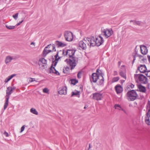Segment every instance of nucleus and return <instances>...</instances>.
I'll use <instances>...</instances> for the list:
<instances>
[{
	"label": "nucleus",
	"instance_id": "f257e3e1",
	"mask_svg": "<svg viewBox=\"0 0 150 150\" xmlns=\"http://www.w3.org/2000/svg\"><path fill=\"white\" fill-rule=\"evenodd\" d=\"M75 52V50H68L65 52V54L68 55L70 58L66 59L65 62L71 67V70L74 68L78 62V58L74 56Z\"/></svg>",
	"mask_w": 150,
	"mask_h": 150
},
{
	"label": "nucleus",
	"instance_id": "f03ea898",
	"mask_svg": "<svg viewBox=\"0 0 150 150\" xmlns=\"http://www.w3.org/2000/svg\"><path fill=\"white\" fill-rule=\"evenodd\" d=\"M55 45L54 44H50L45 47L43 52V56L45 57L49 53L56 51Z\"/></svg>",
	"mask_w": 150,
	"mask_h": 150
},
{
	"label": "nucleus",
	"instance_id": "7ed1b4c3",
	"mask_svg": "<svg viewBox=\"0 0 150 150\" xmlns=\"http://www.w3.org/2000/svg\"><path fill=\"white\" fill-rule=\"evenodd\" d=\"M101 35L106 38H108L113 34V31L112 29L107 28L102 29L101 30Z\"/></svg>",
	"mask_w": 150,
	"mask_h": 150
},
{
	"label": "nucleus",
	"instance_id": "20e7f679",
	"mask_svg": "<svg viewBox=\"0 0 150 150\" xmlns=\"http://www.w3.org/2000/svg\"><path fill=\"white\" fill-rule=\"evenodd\" d=\"M85 39L88 42L87 45L90 47L96 45V40L93 36H91L90 38H86Z\"/></svg>",
	"mask_w": 150,
	"mask_h": 150
},
{
	"label": "nucleus",
	"instance_id": "39448f33",
	"mask_svg": "<svg viewBox=\"0 0 150 150\" xmlns=\"http://www.w3.org/2000/svg\"><path fill=\"white\" fill-rule=\"evenodd\" d=\"M64 36L66 41L70 42L73 39V33L68 31H65L64 33Z\"/></svg>",
	"mask_w": 150,
	"mask_h": 150
},
{
	"label": "nucleus",
	"instance_id": "423d86ee",
	"mask_svg": "<svg viewBox=\"0 0 150 150\" xmlns=\"http://www.w3.org/2000/svg\"><path fill=\"white\" fill-rule=\"evenodd\" d=\"M86 39L85 38L83 40L79 42V46L83 50H86L87 48L86 44L87 45L88 42Z\"/></svg>",
	"mask_w": 150,
	"mask_h": 150
},
{
	"label": "nucleus",
	"instance_id": "0eeeda50",
	"mask_svg": "<svg viewBox=\"0 0 150 150\" xmlns=\"http://www.w3.org/2000/svg\"><path fill=\"white\" fill-rule=\"evenodd\" d=\"M96 45L97 46H99L101 45L104 42L103 38L99 35L97 37H95Z\"/></svg>",
	"mask_w": 150,
	"mask_h": 150
},
{
	"label": "nucleus",
	"instance_id": "6e6552de",
	"mask_svg": "<svg viewBox=\"0 0 150 150\" xmlns=\"http://www.w3.org/2000/svg\"><path fill=\"white\" fill-rule=\"evenodd\" d=\"M96 73L98 74V75L99 76H100L102 77V79L100 80L99 81V84L100 85H102L104 82V78L103 77V74L102 73V71L101 70H100L99 69H98L96 70Z\"/></svg>",
	"mask_w": 150,
	"mask_h": 150
},
{
	"label": "nucleus",
	"instance_id": "1a4fd4ad",
	"mask_svg": "<svg viewBox=\"0 0 150 150\" xmlns=\"http://www.w3.org/2000/svg\"><path fill=\"white\" fill-rule=\"evenodd\" d=\"M127 99L130 101H133L136 99H139L138 94H127Z\"/></svg>",
	"mask_w": 150,
	"mask_h": 150
},
{
	"label": "nucleus",
	"instance_id": "9d476101",
	"mask_svg": "<svg viewBox=\"0 0 150 150\" xmlns=\"http://www.w3.org/2000/svg\"><path fill=\"white\" fill-rule=\"evenodd\" d=\"M53 64H52L51 66L49 69V73H54L57 75H60L59 73L57 71L55 68L54 67H53Z\"/></svg>",
	"mask_w": 150,
	"mask_h": 150
},
{
	"label": "nucleus",
	"instance_id": "9b49d317",
	"mask_svg": "<svg viewBox=\"0 0 150 150\" xmlns=\"http://www.w3.org/2000/svg\"><path fill=\"white\" fill-rule=\"evenodd\" d=\"M61 51H57V54H56V55L55 56V59L54 61H52V64H53V63H54V64L53 65L54 67H55L57 65L58 61L59 60V59H60L61 57H58V55H59V53L60 52H61Z\"/></svg>",
	"mask_w": 150,
	"mask_h": 150
},
{
	"label": "nucleus",
	"instance_id": "f8f14e48",
	"mask_svg": "<svg viewBox=\"0 0 150 150\" xmlns=\"http://www.w3.org/2000/svg\"><path fill=\"white\" fill-rule=\"evenodd\" d=\"M141 53L144 55L148 53V49L147 47L144 45H141L140 46Z\"/></svg>",
	"mask_w": 150,
	"mask_h": 150
},
{
	"label": "nucleus",
	"instance_id": "ddd939ff",
	"mask_svg": "<svg viewBox=\"0 0 150 150\" xmlns=\"http://www.w3.org/2000/svg\"><path fill=\"white\" fill-rule=\"evenodd\" d=\"M138 79L140 81H142L144 83H146L147 82V78L146 77L142 74H139L138 77Z\"/></svg>",
	"mask_w": 150,
	"mask_h": 150
},
{
	"label": "nucleus",
	"instance_id": "4468645a",
	"mask_svg": "<svg viewBox=\"0 0 150 150\" xmlns=\"http://www.w3.org/2000/svg\"><path fill=\"white\" fill-rule=\"evenodd\" d=\"M138 69L141 73L145 72L147 70L146 67L145 65H140L138 68Z\"/></svg>",
	"mask_w": 150,
	"mask_h": 150
},
{
	"label": "nucleus",
	"instance_id": "2eb2a0df",
	"mask_svg": "<svg viewBox=\"0 0 150 150\" xmlns=\"http://www.w3.org/2000/svg\"><path fill=\"white\" fill-rule=\"evenodd\" d=\"M15 89L16 87L13 86L8 87L6 90V94H11L12 93Z\"/></svg>",
	"mask_w": 150,
	"mask_h": 150
},
{
	"label": "nucleus",
	"instance_id": "dca6fc26",
	"mask_svg": "<svg viewBox=\"0 0 150 150\" xmlns=\"http://www.w3.org/2000/svg\"><path fill=\"white\" fill-rule=\"evenodd\" d=\"M99 76L97 73H93L92 75V78L93 79V82L94 83H96L97 80L99 78Z\"/></svg>",
	"mask_w": 150,
	"mask_h": 150
},
{
	"label": "nucleus",
	"instance_id": "f3484780",
	"mask_svg": "<svg viewBox=\"0 0 150 150\" xmlns=\"http://www.w3.org/2000/svg\"><path fill=\"white\" fill-rule=\"evenodd\" d=\"M10 94H7L6 96V100L5 102V103L4 104V110H5L6 108H7L8 105V100L10 98Z\"/></svg>",
	"mask_w": 150,
	"mask_h": 150
},
{
	"label": "nucleus",
	"instance_id": "a211bd4d",
	"mask_svg": "<svg viewBox=\"0 0 150 150\" xmlns=\"http://www.w3.org/2000/svg\"><path fill=\"white\" fill-rule=\"evenodd\" d=\"M102 94H93V99L97 100H100L103 98Z\"/></svg>",
	"mask_w": 150,
	"mask_h": 150
},
{
	"label": "nucleus",
	"instance_id": "6ab92c4d",
	"mask_svg": "<svg viewBox=\"0 0 150 150\" xmlns=\"http://www.w3.org/2000/svg\"><path fill=\"white\" fill-rule=\"evenodd\" d=\"M55 45L58 47H63L67 45L66 44L62 43L59 41H56L55 42Z\"/></svg>",
	"mask_w": 150,
	"mask_h": 150
},
{
	"label": "nucleus",
	"instance_id": "aec40b11",
	"mask_svg": "<svg viewBox=\"0 0 150 150\" xmlns=\"http://www.w3.org/2000/svg\"><path fill=\"white\" fill-rule=\"evenodd\" d=\"M115 88L117 93H121L123 91L122 88L120 85H117Z\"/></svg>",
	"mask_w": 150,
	"mask_h": 150
},
{
	"label": "nucleus",
	"instance_id": "412c9836",
	"mask_svg": "<svg viewBox=\"0 0 150 150\" xmlns=\"http://www.w3.org/2000/svg\"><path fill=\"white\" fill-rule=\"evenodd\" d=\"M138 88L139 90H137V91L143 93H145L146 91V89L144 86H142L141 85H138Z\"/></svg>",
	"mask_w": 150,
	"mask_h": 150
},
{
	"label": "nucleus",
	"instance_id": "4be33fe9",
	"mask_svg": "<svg viewBox=\"0 0 150 150\" xmlns=\"http://www.w3.org/2000/svg\"><path fill=\"white\" fill-rule=\"evenodd\" d=\"M59 94H67V88L66 86L64 87L61 88L59 91H58Z\"/></svg>",
	"mask_w": 150,
	"mask_h": 150
},
{
	"label": "nucleus",
	"instance_id": "5701e85b",
	"mask_svg": "<svg viewBox=\"0 0 150 150\" xmlns=\"http://www.w3.org/2000/svg\"><path fill=\"white\" fill-rule=\"evenodd\" d=\"M16 74H12L11 76H8L7 78H6L4 81V82L5 83L8 82L11 79H12L13 77L16 76Z\"/></svg>",
	"mask_w": 150,
	"mask_h": 150
},
{
	"label": "nucleus",
	"instance_id": "b1692460",
	"mask_svg": "<svg viewBox=\"0 0 150 150\" xmlns=\"http://www.w3.org/2000/svg\"><path fill=\"white\" fill-rule=\"evenodd\" d=\"M13 59V58L9 56L6 57L5 60L6 63L7 64L8 63L11 62Z\"/></svg>",
	"mask_w": 150,
	"mask_h": 150
},
{
	"label": "nucleus",
	"instance_id": "393cba45",
	"mask_svg": "<svg viewBox=\"0 0 150 150\" xmlns=\"http://www.w3.org/2000/svg\"><path fill=\"white\" fill-rule=\"evenodd\" d=\"M63 72L65 74H69V67H66L64 68L63 69Z\"/></svg>",
	"mask_w": 150,
	"mask_h": 150
},
{
	"label": "nucleus",
	"instance_id": "a878e982",
	"mask_svg": "<svg viewBox=\"0 0 150 150\" xmlns=\"http://www.w3.org/2000/svg\"><path fill=\"white\" fill-rule=\"evenodd\" d=\"M119 74L121 76L125 79V80L126 79V74L125 72L121 71L120 72Z\"/></svg>",
	"mask_w": 150,
	"mask_h": 150
},
{
	"label": "nucleus",
	"instance_id": "bb28decb",
	"mask_svg": "<svg viewBox=\"0 0 150 150\" xmlns=\"http://www.w3.org/2000/svg\"><path fill=\"white\" fill-rule=\"evenodd\" d=\"M150 117V115H149V117L146 116L145 117V122L149 125H150V121L149 118Z\"/></svg>",
	"mask_w": 150,
	"mask_h": 150
},
{
	"label": "nucleus",
	"instance_id": "cd10ccee",
	"mask_svg": "<svg viewBox=\"0 0 150 150\" xmlns=\"http://www.w3.org/2000/svg\"><path fill=\"white\" fill-rule=\"evenodd\" d=\"M39 62H41L42 64H47V60L43 58H40L39 60Z\"/></svg>",
	"mask_w": 150,
	"mask_h": 150
},
{
	"label": "nucleus",
	"instance_id": "c85d7f7f",
	"mask_svg": "<svg viewBox=\"0 0 150 150\" xmlns=\"http://www.w3.org/2000/svg\"><path fill=\"white\" fill-rule=\"evenodd\" d=\"M30 112L33 114L36 115H38V112L36 110L33 108H32L30 109Z\"/></svg>",
	"mask_w": 150,
	"mask_h": 150
},
{
	"label": "nucleus",
	"instance_id": "c756f323",
	"mask_svg": "<svg viewBox=\"0 0 150 150\" xmlns=\"http://www.w3.org/2000/svg\"><path fill=\"white\" fill-rule=\"evenodd\" d=\"M148 105L149 106V109L148 110L147 112L146 113V116L149 117V115H150L149 114V113H150V101L149 100L148 101L147 107H148Z\"/></svg>",
	"mask_w": 150,
	"mask_h": 150
},
{
	"label": "nucleus",
	"instance_id": "7c9ffc66",
	"mask_svg": "<svg viewBox=\"0 0 150 150\" xmlns=\"http://www.w3.org/2000/svg\"><path fill=\"white\" fill-rule=\"evenodd\" d=\"M71 83L74 85H75L76 83L78 82V81L76 79H71L70 80Z\"/></svg>",
	"mask_w": 150,
	"mask_h": 150
},
{
	"label": "nucleus",
	"instance_id": "2f4dec72",
	"mask_svg": "<svg viewBox=\"0 0 150 150\" xmlns=\"http://www.w3.org/2000/svg\"><path fill=\"white\" fill-rule=\"evenodd\" d=\"M114 108L115 109H118L119 110H121V109H122L120 105L118 104H115L114 106Z\"/></svg>",
	"mask_w": 150,
	"mask_h": 150
},
{
	"label": "nucleus",
	"instance_id": "473e14b6",
	"mask_svg": "<svg viewBox=\"0 0 150 150\" xmlns=\"http://www.w3.org/2000/svg\"><path fill=\"white\" fill-rule=\"evenodd\" d=\"M127 94H137L135 91L134 90H132L130 91H128Z\"/></svg>",
	"mask_w": 150,
	"mask_h": 150
},
{
	"label": "nucleus",
	"instance_id": "72a5a7b5",
	"mask_svg": "<svg viewBox=\"0 0 150 150\" xmlns=\"http://www.w3.org/2000/svg\"><path fill=\"white\" fill-rule=\"evenodd\" d=\"M136 24L139 26H142L143 24V23L140 21H137L136 22Z\"/></svg>",
	"mask_w": 150,
	"mask_h": 150
},
{
	"label": "nucleus",
	"instance_id": "f704fd0d",
	"mask_svg": "<svg viewBox=\"0 0 150 150\" xmlns=\"http://www.w3.org/2000/svg\"><path fill=\"white\" fill-rule=\"evenodd\" d=\"M119 79V77H115L113 78L112 81L113 82H115L118 81Z\"/></svg>",
	"mask_w": 150,
	"mask_h": 150
},
{
	"label": "nucleus",
	"instance_id": "c9c22d12",
	"mask_svg": "<svg viewBox=\"0 0 150 150\" xmlns=\"http://www.w3.org/2000/svg\"><path fill=\"white\" fill-rule=\"evenodd\" d=\"M6 28L9 29H13L15 28V26H8L6 25Z\"/></svg>",
	"mask_w": 150,
	"mask_h": 150
},
{
	"label": "nucleus",
	"instance_id": "e433bc0d",
	"mask_svg": "<svg viewBox=\"0 0 150 150\" xmlns=\"http://www.w3.org/2000/svg\"><path fill=\"white\" fill-rule=\"evenodd\" d=\"M43 91L44 93H49V90L48 88H45L44 89H43Z\"/></svg>",
	"mask_w": 150,
	"mask_h": 150
},
{
	"label": "nucleus",
	"instance_id": "4c0bfd02",
	"mask_svg": "<svg viewBox=\"0 0 150 150\" xmlns=\"http://www.w3.org/2000/svg\"><path fill=\"white\" fill-rule=\"evenodd\" d=\"M18 15V13H16L15 15L13 16V17L15 19L17 20Z\"/></svg>",
	"mask_w": 150,
	"mask_h": 150
},
{
	"label": "nucleus",
	"instance_id": "58836bf2",
	"mask_svg": "<svg viewBox=\"0 0 150 150\" xmlns=\"http://www.w3.org/2000/svg\"><path fill=\"white\" fill-rule=\"evenodd\" d=\"M146 75L148 77H149L150 78V70L147 71L146 72Z\"/></svg>",
	"mask_w": 150,
	"mask_h": 150
},
{
	"label": "nucleus",
	"instance_id": "ea45409f",
	"mask_svg": "<svg viewBox=\"0 0 150 150\" xmlns=\"http://www.w3.org/2000/svg\"><path fill=\"white\" fill-rule=\"evenodd\" d=\"M82 74L81 71H79L77 74V77L79 79H80L81 77V74Z\"/></svg>",
	"mask_w": 150,
	"mask_h": 150
},
{
	"label": "nucleus",
	"instance_id": "a19ab883",
	"mask_svg": "<svg viewBox=\"0 0 150 150\" xmlns=\"http://www.w3.org/2000/svg\"><path fill=\"white\" fill-rule=\"evenodd\" d=\"M129 87H130L132 88H133L134 87V85L132 83L130 85H128L127 87V89H128L129 88Z\"/></svg>",
	"mask_w": 150,
	"mask_h": 150
},
{
	"label": "nucleus",
	"instance_id": "79ce46f5",
	"mask_svg": "<svg viewBox=\"0 0 150 150\" xmlns=\"http://www.w3.org/2000/svg\"><path fill=\"white\" fill-rule=\"evenodd\" d=\"M22 97L21 96H17L16 97H15L14 98L15 99L18 100L19 99H21L22 98Z\"/></svg>",
	"mask_w": 150,
	"mask_h": 150
},
{
	"label": "nucleus",
	"instance_id": "37998d69",
	"mask_svg": "<svg viewBox=\"0 0 150 150\" xmlns=\"http://www.w3.org/2000/svg\"><path fill=\"white\" fill-rule=\"evenodd\" d=\"M25 128V125H24L23 126L21 127V130L20 132H22L24 130Z\"/></svg>",
	"mask_w": 150,
	"mask_h": 150
},
{
	"label": "nucleus",
	"instance_id": "c03bdc74",
	"mask_svg": "<svg viewBox=\"0 0 150 150\" xmlns=\"http://www.w3.org/2000/svg\"><path fill=\"white\" fill-rule=\"evenodd\" d=\"M134 59L132 62V64L133 65L134 62L135 60L136 59V55H133Z\"/></svg>",
	"mask_w": 150,
	"mask_h": 150
},
{
	"label": "nucleus",
	"instance_id": "a18cd8bd",
	"mask_svg": "<svg viewBox=\"0 0 150 150\" xmlns=\"http://www.w3.org/2000/svg\"><path fill=\"white\" fill-rule=\"evenodd\" d=\"M135 55H136V56L137 55V56L139 57V58L140 59H141V58L143 57V56L142 55H139V54H137V52H136L135 53Z\"/></svg>",
	"mask_w": 150,
	"mask_h": 150
},
{
	"label": "nucleus",
	"instance_id": "49530a36",
	"mask_svg": "<svg viewBox=\"0 0 150 150\" xmlns=\"http://www.w3.org/2000/svg\"><path fill=\"white\" fill-rule=\"evenodd\" d=\"M4 134L6 137H8V133L6 132V131H5L4 133Z\"/></svg>",
	"mask_w": 150,
	"mask_h": 150
},
{
	"label": "nucleus",
	"instance_id": "de8ad7c7",
	"mask_svg": "<svg viewBox=\"0 0 150 150\" xmlns=\"http://www.w3.org/2000/svg\"><path fill=\"white\" fill-rule=\"evenodd\" d=\"M62 51L61 52H59V53H61V52H62V54L64 55H66L65 54V50H63L62 51Z\"/></svg>",
	"mask_w": 150,
	"mask_h": 150
},
{
	"label": "nucleus",
	"instance_id": "09e8293b",
	"mask_svg": "<svg viewBox=\"0 0 150 150\" xmlns=\"http://www.w3.org/2000/svg\"><path fill=\"white\" fill-rule=\"evenodd\" d=\"M80 93V91H76V92L72 91V94H79Z\"/></svg>",
	"mask_w": 150,
	"mask_h": 150
},
{
	"label": "nucleus",
	"instance_id": "8fccbe9b",
	"mask_svg": "<svg viewBox=\"0 0 150 150\" xmlns=\"http://www.w3.org/2000/svg\"><path fill=\"white\" fill-rule=\"evenodd\" d=\"M136 21H136V20H135V21L131 20L130 21V22H133V24L134 25H136Z\"/></svg>",
	"mask_w": 150,
	"mask_h": 150
},
{
	"label": "nucleus",
	"instance_id": "3c124183",
	"mask_svg": "<svg viewBox=\"0 0 150 150\" xmlns=\"http://www.w3.org/2000/svg\"><path fill=\"white\" fill-rule=\"evenodd\" d=\"M79 95H80V94H71V97H72L73 96H76V97H79Z\"/></svg>",
	"mask_w": 150,
	"mask_h": 150
},
{
	"label": "nucleus",
	"instance_id": "603ef678",
	"mask_svg": "<svg viewBox=\"0 0 150 150\" xmlns=\"http://www.w3.org/2000/svg\"><path fill=\"white\" fill-rule=\"evenodd\" d=\"M117 74H118V73L116 71H115L114 72V73H113L114 76H116V75H117Z\"/></svg>",
	"mask_w": 150,
	"mask_h": 150
},
{
	"label": "nucleus",
	"instance_id": "864d4df0",
	"mask_svg": "<svg viewBox=\"0 0 150 150\" xmlns=\"http://www.w3.org/2000/svg\"><path fill=\"white\" fill-rule=\"evenodd\" d=\"M23 20L21 21L19 23H17V24H16V25L17 26H18L21 23H22V22H23Z\"/></svg>",
	"mask_w": 150,
	"mask_h": 150
},
{
	"label": "nucleus",
	"instance_id": "5fc2aeb1",
	"mask_svg": "<svg viewBox=\"0 0 150 150\" xmlns=\"http://www.w3.org/2000/svg\"><path fill=\"white\" fill-rule=\"evenodd\" d=\"M30 79H31V80H29L30 82H32L35 80V79L34 78H31Z\"/></svg>",
	"mask_w": 150,
	"mask_h": 150
},
{
	"label": "nucleus",
	"instance_id": "6e6d98bb",
	"mask_svg": "<svg viewBox=\"0 0 150 150\" xmlns=\"http://www.w3.org/2000/svg\"><path fill=\"white\" fill-rule=\"evenodd\" d=\"M147 58L148 59V60L149 62L150 63V56L149 55H147Z\"/></svg>",
	"mask_w": 150,
	"mask_h": 150
},
{
	"label": "nucleus",
	"instance_id": "4d7b16f0",
	"mask_svg": "<svg viewBox=\"0 0 150 150\" xmlns=\"http://www.w3.org/2000/svg\"><path fill=\"white\" fill-rule=\"evenodd\" d=\"M121 110H122V111H123L125 113L127 114V112L124 109L122 108V109H121Z\"/></svg>",
	"mask_w": 150,
	"mask_h": 150
},
{
	"label": "nucleus",
	"instance_id": "13d9d810",
	"mask_svg": "<svg viewBox=\"0 0 150 150\" xmlns=\"http://www.w3.org/2000/svg\"><path fill=\"white\" fill-rule=\"evenodd\" d=\"M88 106L87 105H85V106L84 107V109H86L87 108H88Z\"/></svg>",
	"mask_w": 150,
	"mask_h": 150
},
{
	"label": "nucleus",
	"instance_id": "bf43d9fd",
	"mask_svg": "<svg viewBox=\"0 0 150 150\" xmlns=\"http://www.w3.org/2000/svg\"><path fill=\"white\" fill-rule=\"evenodd\" d=\"M79 88L81 90V91L83 90V86L82 85H80L79 86Z\"/></svg>",
	"mask_w": 150,
	"mask_h": 150
},
{
	"label": "nucleus",
	"instance_id": "052dcab7",
	"mask_svg": "<svg viewBox=\"0 0 150 150\" xmlns=\"http://www.w3.org/2000/svg\"><path fill=\"white\" fill-rule=\"evenodd\" d=\"M30 45H33L35 46V43H34V42H32L31 43Z\"/></svg>",
	"mask_w": 150,
	"mask_h": 150
},
{
	"label": "nucleus",
	"instance_id": "680f3d73",
	"mask_svg": "<svg viewBox=\"0 0 150 150\" xmlns=\"http://www.w3.org/2000/svg\"><path fill=\"white\" fill-rule=\"evenodd\" d=\"M138 75V74H135L134 75V77H137Z\"/></svg>",
	"mask_w": 150,
	"mask_h": 150
},
{
	"label": "nucleus",
	"instance_id": "e2e57ef3",
	"mask_svg": "<svg viewBox=\"0 0 150 150\" xmlns=\"http://www.w3.org/2000/svg\"><path fill=\"white\" fill-rule=\"evenodd\" d=\"M90 146H91V144H89V148H90Z\"/></svg>",
	"mask_w": 150,
	"mask_h": 150
},
{
	"label": "nucleus",
	"instance_id": "0e129e2a",
	"mask_svg": "<svg viewBox=\"0 0 150 150\" xmlns=\"http://www.w3.org/2000/svg\"><path fill=\"white\" fill-rule=\"evenodd\" d=\"M93 94H99V93H94Z\"/></svg>",
	"mask_w": 150,
	"mask_h": 150
},
{
	"label": "nucleus",
	"instance_id": "69168bd1",
	"mask_svg": "<svg viewBox=\"0 0 150 150\" xmlns=\"http://www.w3.org/2000/svg\"><path fill=\"white\" fill-rule=\"evenodd\" d=\"M49 49H50V50H51V49H52V47H50V48Z\"/></svg>",
	"mask_w": 150,
	"mask_h": 150
},
{
	"label": "nucleus",
	"instance_id": "338daca9",
	"mask_svg": "<svg viewBox=\"0 0 150 150\" xmlns=\"http://www.w3.org/2000/svg\"><path fill=\"white\" fill-rule=\"evenodd\" d=\"M42 66L44 67L45 66V65H43Z\"/></svg>",
	"mask_w": 150,
	"mask_h": 150
},
{
	"label": "nucleus",
	"instance_id": "774afa93",
	"mask_svg": "<svg viewBox=\"0 0 150 150\" xmlns=\"http://www.w3.org/2000/svg\"><path fill=\"white\" fill-rule=\"evenodd\" d=\"M144 59H142V60L143 61H144Z\"/></svg>",
	"mask_w": 150,
	"mask_h": 150
}]
</instances>
